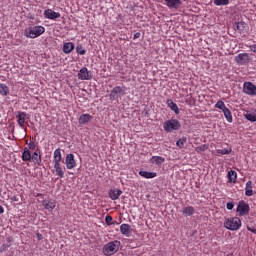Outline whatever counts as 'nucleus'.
<instances>
[{"mask_svg":"<svg viewBox=\"0 0 256 256\" xmlns=\"http://www.w3.org/2000/svg\"><path fill=\"white\" fill-rule=\"evenodd\" d=\"M166 105L171 109V111H174L175 115H179V106H177V103L173 102V100L168 99L166 101Z\"/></svg>","mask_w":256,"mask_h":256,"instance_id":"22","label":"nucleus"},{"mask_svg":"<svg viewBox=\"0 0 256 256\" xmlns=\"http://www.w3.org/2000/svg\"><path fill=\"white\" fill-rule=\"evenodd\" d=\"M185 143H187V138L182 137L176 142V145L179 149H183L185 147Z\"/></svg>","mask_w":256,"mask_h":256,"instance_id":"34","label":"nucleus"},{"mask_svg":"<svg viewBox=\"0 0 256 256\" xmlns=\"http://www.w3.org/2000/svg\"><path fill=\"white\" fill-rule=\"evenodd\" d=\"M216 109H220V111H224L227 109V106H225V102H223V100H219L217 101V103L215 104Z\"/></svg>","mask_w":256,"mask_h":256,"instance_id":"33","label":"nucleus"},{"mask_svg":"<svg viewBox=\"0 0 256 256\" xmlns=\"http://www.w3.org/2000/svg\"><path fill=\"white\" fill-rule=\"evenodd\" d=\"M42 205L46 211H53L57 207V202L55 200L45 199L42 201Z\"/></svg>","mask_w":256,"mask_h":256,"instance_id":"14","label":"nucleus"},{"mask_svg":"<svg viewBox=\"0 0 256 256\" xmlns=\"http://www.w3.org/2000/svg\"><path fill=\"white\" fill-rule=\"evenodd\" d=\"M163 129L166 133H172V131H179L181 129V122L177 119H170L163 123Z\"/></svg>","mask_w":256,"mask_h":256,"instance_id":"5","label":"nucleus"},{"mask_svg":"<svg viewBox=\"0 0 256 256\" xmlns=\"http://www.w3.org/2000/svg\"><path fill=\"white\" fill-rule=\"evenodd\" d=\"M108 195L112 201H117V199L123 195V191L119 189H110L108 191Z\"/></svg>","mask_w":256,"mask_h":256,"instance_id":"16","label":"nucleus"},{"mask_svg":"<svg viewBox=\"0 0 256 256\" xmlns=\"http://www.w3.org/2000/svg\"><path fill=\"white\" fill-rule=\"evenodd\" d=\"M37 145H35V142L31 141L30 143H28V149H30L31 151H35Z\"/></svg>","mask_w":256,"mask_h":256,"instance_id":"40","label":"nucleus"},{"mask_svg":"<svg viewBox=\"0 0 256 256\" xmlns=\"http://www.w3.org/2000/svg\"><path fill=\"white\" fill-rule=\"evenodd\" d=\"M244 117L245 119H247V121H250L251 123H255L256 122V113H249V111H246V113H244Z\"/></svg>","mask_w":256,"mask_h":256,"instance_id":"31","label":"nucleus"},{"mask_svg":"<svg viewBox=\"0 0 256 256\" xmlns=\"http://www.w3.org/2000/svg\"><path fill=\"white\" fill-rule=\"evenodd\" d=\"M3 213H5V208H3V206L0 205V215H3Z\"/></svg>","mask_w":256,"mask_h":256,"instance_id":"46","label":"nucleus"},{"mask_svg":"<svg viewBox=\"0 0 256 256\" xmlns=\"http://www.w3.org/2000/svg\"><path fill=\"white\" fill-rule=\"evenodd\" d=\"M92 120L93 116H91L90 114H82L78 119V123L79 125H87V123H89Z\"/></svg>","mask_w":256,"mask_h":256,"instance_id":"19","label":"nucleus"},{"mask_svg":"<svg viewBox=\"0 0 256 256\" xmlns=\"http://www.w3.org/2000/svg\"><path fill=\"white\" fill-rule=\"evenodd\" d=\"M75 49V44L73 42H67L63 45V52L66 53V55H69V53H72V51Z\"/></svg>","mask_w":256,"mask_h":256,"instance_id":"24","label":"nucleus"},{"mask_svg":"<svg viewBox=\"0 0 256 256\" xmlns=\"http://www.w3.org/2000/svg\"><path fill=\"white\" fill-rule=\"evenodd\" d=\"M66 169H75L77 167V162L75 161V155L68 154L65 159Z\"/></svg>","mask_w":256,"mask_h":256,"instance_id":"10","label":"nucleus"},{"mask_svg":"<svg viewBox=\"0 0 256 256\" xmlns=\"http://www.w3.org/2000/svg\"><path fill=\"white\" fill-rule=\"evenodd\" d=\"M228 183H237V172L235 170H230L228 172Z\"/></svg>","mask_w":256,"mask_h":256,"instance_id":"27","label":"nucleus"},{"mask_svg":"<svg viewBox=\"0 0 256 256\" xmlns=\"http://www.w3.org/2000/svg\"><path fill=\"white\" fill-rule=\"evenodd\" d=\"M243 93L249 95L250 97H256V86L253 82H244Z\"/></svg>","mask_w":256,"mask_h":256,"instance_id":"7","label":"nucleus"},{"mask_svg":"<svg viewBox=\"0 0 256 256\" xmlns=\"http://www.w3.org/2000/svg\"><path fill=\"white\" fill-rule=\"evenodd\" d=\"M234 27L236 28V31L240 33V35H245L249 29V25H247L245 22H235Z\"/></svg>","mask_w":256,"mask_h":256,"instance_id":"13","label":"nucleus"},{"mask_svg":"<svg viewBox=\"0 0 256 256\" xmlns=\"http://www.w3.org/2000/svg\"><path fill=\"white\" fill-rule=\"evenodd\" d=\"M16 117L18 118L17 123L21 129H25V119H27L26 112H18Z\"/></svg>","mask_w":256,"mask_h":256,"instance_id":"15","label":"nucleus"},{"mask_svg":"<svg viewBox=\"0 0 256 256\" xmlns=\"http://www.w3.org/2000/svg\"><path fill=\"white\" fill-rule=\"evenodd\" d=\"M138 175H140V177H143L144 179H155V177H157L156 172H148L143 170H140L138 172Z\"/></svg>","mask_w":256,"mask_h":256,"instance_id":"21","label":"nucleus"},{"mask_svg":"<svg viewBox=\"0 0 256 256\" xmlns=\"http://www.w3.org/2000/svg\"><path fill=\"white\" fill-rule=\"evenodd\" d=\"M10 201L17 202V201H19V197L18 196H12V197H10Z\"/></svg>","mask_w":256,"mask_h":256,"instance_id":"43","label":"nucleus"},{"mask_svg":"<svg viewBox=\"0 0 256 256\" xmlns=\"http://www.w3.org/2000/svg\"><path fill=\"white\" fill-rule=\"evenodd\" d=\"M61 161H63V156L61 154V148H58L54 151L53 164L56 171V175L63 179L65 177V172L63 167H61Z\"/></svg>","mask_w":256,"mask_h":256,"instance_id":"1","label":"nucleus"},{"mask_svg":"<svg viewBox=\"0 0 256 256\" xmlns=\"http://www.w3.org/2000/svg\"><path fill=\"white\" fill-rule=\"evenodd\" d=\"M214 5L217 7L229 5V0H214Z\"/></svg>","mask_w":256,"mask_h":256,"instance_id":"35","label":"nucleus"},{"mask_svg":"<svg viewBox=\"0 0 256 256\" xmlns=\"http://www.w3.org/2000/svg\"><path fill=\"white\" fill-rule=\"evenodd\" d=\"M44 17L45 19H51L55 21V19H59V17H61V13L55 12L52 9H46L44 10Z\"/></svg>","mask_w":256,"mask_h":256,"instance_id":"12","label":"nucleus"},{"mask_svg":"<svg viewBox=\"0 0 256 256\" xmlns=\"http://www.w3.org/2000/svg\"><path fill=\"white\" fill-rule=\"evenodd\" d=\"M91 78H92L91 72H89L87 67H83L78 72V79H80L81 81H89Z\"/></svg>","mask_w":256,"mask_h":256,"instance_id":"11","label":"nucleus"},{"mask_svg":"<svg viewBox=\"0 0 256 256\" xmlns=\"http://www.w3.org/2000/svg\"><path fill=\"white\" fill-rule=\"evenodd\" d=\"M45 33V27L38 25V26H30L25 29L24 35L27 39H37V37H41Z\"/></svg>","mask_w":256,"mask_h":256,"instance_id":"2","label":"nucleus"},{"mask_svg":"<svg viewBox=\"0 0 256 256\" xmlns=\"http://www.w3.org/2000/svg\"><path fill=\"white\" fill-rule=\"evenodd\" d=\"M246 197H253V181L249 180L245 186Z\"/></svg>","mask_w":256,"mask_h":256,"instance_id":"23","label":"nucleus"},{"mask_svg":"<svg viewBox=\"0 0 256 256\" xmlns=\"http://www.w3.org/2000/svg\"><path fill=\"white\" fill-rule=\"evenodd\" d=\"M120 232L125 237H131V233L133 232V229L131 228V225H129V224H122L120 226Z\"/></svg>","mask_w":256,"mask_h":256,"instance_id":"17","label":"nucleus"},{"mask_svg":"<svg viewBox=\"0 0 256 256\" xmlns=\"http://www.w3.org/2000/svg\"><path fill=\"white\" fill-rule=\"evenodd\" d=\"M207 149H209V145L203 144V145H200L196 148V152L197 153H203V151H207Z\"/></svg>","mask_w":256,"mask_h":256,"instance_id":"36","label":"nucleus"},{"mask_svg":"<svg viewBox=\"0 0 256 256\" xmlns=\"http://www.w3.org/2000/svg\"><path fill=\"white\" fill-rule=\"evenodd\" d=\"M119 247H121V241L114 240V241L108 242L103 247V253L104 255H107V256L115 255V253L119 251Z\"/></svg>","mask_w":256,"mask_h":256,"instance_id":"3","label":"nucleus"},{"mask_svg":"<svg viewBox=\"0 0 256 256\" xmlns=\"http://www.w3.org/2000/svg\"><path fill=\"white\" fill-rule=\"evenodd\" d=\"M247 229L250 231V233H254V235H256V229L255 228H251V227H247Z\"/></svg>","mask_w":256,"mask_h":256,"instance_id":"44","label":"nucleus"},{"mask_svg":"<svg viewBox=\"0 0 256 256\" xmlns=\"http://www.w3.org/2000/svg\"><path fill=\"white\" fill-rule=\"evenodd\" d=\"M31 157V151H29V148L25 147L22 153V161H31Z\"/></svg>","mask_w":256,"mask_h":256,"instance_id":"28","label":"nucleus"},{"mask_svg":"<svg viewBox=\"0 0 256 256\" xmlns=\"http://www.w3.org/2000/svg\"><path fill=\"white\" fill-rule=\"evenodd\" d=\"M224 227L229 231H239V229H241V218L239 217L227 218L224 222Z\"/></svg>","mask_w":256,"mask_h":256,"instance_id":"4","label":"nucleus"},{"mask_svg":"<svg viewBox=\"0 0 256 256\" xmlns=\"http://www.w3.org/2000/svg\"><path fill=\"white\" fill-rule=\"evenodd\" d=\"M9 93H10L9 86H7V84L0 83V96L7 97Z\"/></svg>","mask_w":256,"mask_h":256,"instance_id":"26","label":"nucleus"},{"mask_svg":"<svg viewBox=\"0 0 256 256\" xmlns=\"http://www.w3.org/2000/svg\"><path fill=\"white\" fill-rule=\"evenodd\" d=\"M11 247V244H3L0 246V253H4V251H7Z\"/></svg>","mask_w":256,"mask_h":256,"instance_id":"39","label":"nucleus"},{"mask_svg":"<svg viewBox=\"0 0 256 256\" xmlns=\"http://www.w3.org/2000/svg\"><path fill=\"white\" fill-rule=\"evenodd\" d=\"M139 37H141V33H140V32H136V33L134 34L133 39H139Z\"/></svg>","mask_w":256,"mask_h":256,"instance_id":"45","label":"nucleus"},{"mask_svg":"<svg viewBox=\"0 0 256 256\" xmlns=\"http://www.w3.org/2000/svg\"><path fill=\"white\" fill-rule=\"evenodd\" d=\"M31 161L35 163V165H41V150L36 149L33 155L31 156Z\"/></svg>","mask_w":256,"mask_h":256,"instance_id":"20","label":"nucleus"},{"mask_svg":"<svg viewBox=\"0 0 256 256\" xmlns=\"http://www.w3.org/2000/svg\"><path fill=\"white\" fill-rule=\"evenodd\" d=\"M119 95H125V88L121 86H115L110 92L111 101H117L119 99Z\"/></svg>","mask_w":256,"mask_h":256,"instance_id":"8","label":"nucleus"},{"mask_svg":"<svg viewBox=\"0 0 256 256\" xmlns=\"http://www.w3.org/2000/svg\"><path fill=\"white\" fill-rule=\"evenodd\" d=\"M6 241H7L8 244L12 243L13 237H8V238L6 239Z\"/></svg>","mask_w":256,"mask_h":256,"instance_id":"47","label":"nucleus"},{"mask_svg":"<svg viewBox=\"0 0 256 256\" xmlns=\"http://www.w3.org/2000/svg\"><path fill=\"white\" fill-rule=\"evenodd\" d=\"M169 9H179L181 7V0H164Z\"/></svg>","mask_w":256,"mask_h":256,"instance_id":"18","label":"nucleus"},{"mask_svg":"<svg viewBox=\"0 0 256 256\" xmlns=\"http://www.w3.org/2000/svg\"><path fill=\"white\" fill-rule=\"evenodd\" d=\"M36 237H37L38 241H43V234L38 232V233H36Z\"/></svg>","mask_w":256,"mask_h":256,"instance_id":"42","label":"nucleus"},{"mask_svg":"<svg viewBox=\"0 0 256 256\" xmlns=\"http://www.w3.org/2000/svg\"><path fill=\"white\" fill-rule=\"evenodd\" d=\"M249 211H251V208L249 207L247 202H245L244 200H241L238 203L236 213H238L240 217H245V215H249Z\"/></svg>","mask_w":256,"mask_h":256,"instance_id":"6","label":"nucleus"},{"mask_svg":"<svg viewBox=\"0 0 256 256\" xmlns=\"http://www.w3.org/2000/svg\"><path fill=\"white\" fill-rule=\"evenodd\" d=\"M233 207H235V204L233 202H228L226 204V209H228V211H231Z\"/></svg>","mask_w":256,"mask_h":256,"instance_id":"41","label":"nucleus"},{"mask_svg":"<svg viewBox=\"0 0 256 256\" xmlns=\"http://www.w3.org/2000/svg\"><path fill=\"white\" fill-rule=\"evenodd\" d=\"M251 61V58H249V54L247 53H240L235 57V62L238 65H247Z\"/></svg>","mask_w":256,"mask_h":256,"instance_id":"9","label":"nucleus"},{"mask_svg":"<svg viewBox=\"0 0 256 256\" xmlns=\"http://www.w3.org/2000/svg\"><path fill=\"white\" fill-rule=\"evenodd\" d=\"M76 53H78V55H85V53H87V50H85L82 45H78L76 47Z\"/></svg>","mask_w":256,"mask_h":256,"instance_id":"37","label":"nucleus"},{"mask_svg":"<svg viewBox=\"0 0 256 256\" xmlns=\"http://www.w3.org/2000/svg\"><path fill=\"white\" fill-rule=\"evenodd\" d=\"M222 112L224 114V117L226 118V121H228V123H233V114L231 113V110H229V108H226Z\"/></svg>","mask_w":256,"mask_h":256,"instance_id":"29","label":"nucleus"},{"mask_svg":"<svg viewBox=\"0 0 256 256\" xmlns=\"http://www.w3.org/2000/svg\"><path fill=\"white\" fill-rule=\"evenodd\" d=\"M150 163L154 165H163V163H165V159L162 156H152L150 158Z\"/></svg>","mask_w":256,"mask_h":256,"instance_id":"25","label":"nucleus"},{"mask_svg":"<svg viewBox=\"0 0 256 256\" xmlns=\"http://www.w3.org/2000/svg\"><path fill=\"white\" fill-rule=\"evenodd\" d=\"M182 213L183 215L191 217V215L195 214V208H193V206H187L183 209Z\"/></svg>","mask_w":256,"mask_h":256,"instance_id":"30","label":"nucleus"},{"mask_svg":"<svg viewBox=\"0 0 256 256\" xmlns=\"http://www.w3.org/2000/svg\"><path fill=\"white\" fill-rule=\"evenodd\" d=\"M231 151H233V149H231V147H228L224 149H217L216 153H218V155H229L231 154Z\"/></svg>","mask_w":256,"mask_h":256,"instance_id":"32","label":"nucleus"},{"mask_svg":"<svg viewBox=\"0 0 256 256\" xmlns=\"http://www.w3.org/2000/svg\"><path fill=\"white\" fill-rule=\"evenodd\" d=\"M105 221H106V224H107V225H113V216L107 215V216L105 217Z\"/></svg>","mask_w":256,"mask_h":256,"instance_id":"38","label":"nucleus"}]
</instances>
